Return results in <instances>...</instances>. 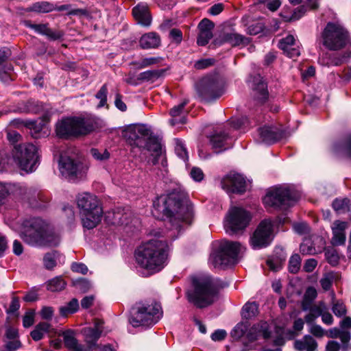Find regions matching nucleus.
Masks as SVG:
<instances>
[{
	"label": "nucleus",
	"mask_w": 351,
	"mask_h": 351,
	"mask_svg": "<svg viewBox=\"0 0 351 351\" xmlns=\"http://www.w3.org/2000/svg\"><path fill=\"white\" fill-rule=\"evenodd\" d=\"M191 285L186 291L187 299L198 308L210 306L218 298L219 290L210 276H193Z\"/></svg>",
	"instance_id": "obj_5"
},
{
	"label": "nucleus",
	"mask_w": 351,
	"mask_h": 351,
	"mask_svg": "<svg viewBox=\"0 0 351 351\" xmlns=\"http://www.w3.org/2000/svg\"><path fill=\"white\" fill-rule=\"evenodd\" d=\"M223 189L230 193H243L246 190V182L239 173L228 174L221 181Z\"/></svg>",
	"instance_id": "obj_16"
},
{
	"label": "nucleus",
	"mask_w": 351,
	"mask_h": 351,
	"mask_svg": "<svg viewBox=\"0 0 351 351\" xmlns=\"http://www.w3.org/2000/svg\"><path fill=\"white\" fill-rule=\"evenodd\" d=\"M230 125L234 129H239L248 124V118L246 116L232 118L229 120Z\"/></svg>",
	"instance_id": "obj_51"
},
{
	"label": "nucleus",
	"mask_w": 351,
	"mask_h": 351,
	"mask_svg": "<svg viewBox=\"0 0 351 351\" xmlns=\"http://www.w3.org/2000/svg\"><path fill=\"white\" fill-rule=\"evenodd\" d=\"M326 259L332 266H336L339 264V256L337 250L333 247H327L324 249Z\"/></svg>",
	"instance_id": "obj_45"
},
{
	"label": "nucleus",
	"mask_w": 351,
	"mask_h": 351,
	"mask_svg": "<svg viewBox=\"0 0 351 351\" xmlns=\"http://www.w3.org/2000/svg\"><path fill=\"white\" fill-rule=\"evenodd\" d=\"M34 311H31L25 313L23 318V325L25 328H29L34 324Z\"/></svg>",
	"instance_id": "obj_64"
},
{
	"label": "nucleus",
	"mask_w": 351,
	"mask_h": 351,
	"mask_svg": "<svg viewBox=\"0 0 351 351\" xmlns=\"http://www.w3.org/2000/svg\"><path fill=\"white\" fill-rule=\"evenodd\" d=\"M23 24L25 27L34 30L38 34L45 36L50 40H59L64 36L61 31L51 29L48 23L36 24L29 20H25L23 22Z\"/></svg>",
	"instance_id": "obj_18"
},
{
	"label": "nucleus",
	"mask_w": 351,
	"mask_h": 351,
	"mask_svg": "<svg viewBox=\"0 0 351 351\" xmlns=\"http://www.w3.org/2000/svg\"><path fill=\"white\" fill-rule=\"evenodd\" d=\"M79 310V302L77 299L73 298L71 301L59 308L60 315L62 317H67L73 314Z\"/></svg>",
	"instance_id": "obj_37"
},
{
	"label": "nucleus",
	"mask_w": 351,
	"mask_h": 351,
	"mask_svg": "<svg viewBox=\"0 0 351 351\" xmlns=\"http://www.w3.org/2000/svg\"><path fill=\"white\" fill-rule=\"evenodd\" d=\"M326 310V306L324 302H320L319 305H313L309 311L311 315H314L315 317H318L322 315L323 311Z\"/></svg>",
	"instance_id": "obj_63"
},
{
	"label": "nucleus",
	"mask_w": 351,
	"mask_h": 351,
	"mask_svg": "<svg viewBox=\"0 0 351 351\" xmlns=\"http://www.w3.org/2000/svg\"><path fill=\"white\" fill-rule=\"evenodd\" d=\"M132 14L138 23L144 26H149L151 24L152 18L146 4L138 3L133 8Z\"/></svg>",
	"instance_id": "obj_26"
},
{
	"label": "nucleus",
	"mask_w": 351,
	"mask_h": 351,
	"mask_svg": "<svg viewBox=\"0 0 351 351\" xmlns=\"http://www.w3.org/2000/svg\"><path fill=\"white\" fill-rule=\"evenodd\" d=\"M334 149L336 152L342 153L351 159V134L347 136L341 143L335 144Z\"/></svg>",
	"instance_id": "obj_38"
},
{
	"label": "nucleus",
	"mask_w": 351,
	"mask_h": 351,
	"mask_svg": "<svg viewBox=\"0 0 351 351\" xmlns=\"http://www.w3.org/2000/svg\"><path fill=\"white\" fill-rule=\"evenodd\" d=\"M334 226L332 228V238L331 243L332 245H344L346 242V234L344 230L347 227V223L336 220L333 223Z\"/></svg>",
	"instance_id": "obj_23"
},
{
	"label": "nucleus",
	"mask_w": 351,
	"mask_h": 351,
	"mask_svg": "<svg viewBox=\"0 0 351 351\" xmlns=\"http://www.w3.org/2000/svg\"><path fill=\"white\" fill-rule=\"evenodd\" d=\"M59 168L62 176L71 181L82 178L85 173V167L82 162L62 155L59 159Z\"/></svg>",
	"instance_id": "obj_15"
},
{
	"label": "nucleus",
	"mask_w": 351,
	"mask_h": 351,
	"mask_svg": "<svg viewBox=\"0 0 351 351\" xmlns=\"http://www.w3.org/2000/svg\"><path fill=\"white\" fill-rule=\"evenodd\" d=\"M301 266V258L298 254H293L289 261V271L297 274Z\"/></svg>",
	"instance_id": "obj_48"
},
{
	"label": "nucleus",
	"mask_w": 351,
	"mask_h": 351,
	"mask_svg": "<svg viewBox=\"0 0 351 351\" xmlns=\"http://www.w3.org/2000/svg\"><path fill=\"white\" fill-rule=\"evenodd\" d=\"M90 154L95 159L100 161L106 160L110 158V153L107 149L100 151L98 149L92 148Z\"/></svg>",
	"instance_id": "obj_52"
},
{
	"label": "nucleus",
	"mask_w": 351,
	"mask_h": 351,
	"mask_svg": "<svg viewBox=\"0 0 351 351\" xmlns=\"http://www.w3.org/2000/svg\"><path fill=\"white\" fill-rule=\"evenodd\" d=\"M162 58L161 57H149L143 58L141 61L132 62V64L137 69H141L152 65L158 64Z\"/></svg>",
	"instance_id": "obj_43"
},
{
	"label": "nucleus",
	"mask_w": 351,
	"mask_h": 351,
	"mask_svg": "<svg viewBox=\"0 0 351 351\" xmlns=\"http://www.w3.org/2000/svg\"><path fill=\"white\" fill-rule=\"evenodd\" d=\"M165 69L149 70L139 74L138 79L143 82L153 83L163 76Z\"/></svg>",
	"instance_id": "obj_31"
},
{
	"label": "nucleus",
	"mask_w": 351,
	"mask_h": 351,
	"mask_svg": "<svg viewBox=\"0 0 351 351\" xmlns=\"http://www.w3.org/2000/svg\"><path fill=\"white\" fill-rule=\"evenodd\" d=\"M169 38L173 43L180 44L182 40V32L180 29L173 28L169 32Z\"/></svg>",
	"instance_id": "obj_59"
},
{
	"label": "nucleus",
	"mask_w": 351,
	"mask_h": 351,
	"mask_svg": "<svg viewBox=\"0 0 351 351\" xmlns=\"http://www.w3.org/2000/svg\"><path fill=\"white\" fill-rule=\"evenodd\" d=\"M306 351H315L317 348V341L309 335L304 337Z\"/></svg>",
	"instance_id": "obj_61"
},
{
	"label": "nucleus",
	"mask_w": 351,
	"mask_h": 351,
	"mask_svg": "<svg viewBox=\"0 0 351 351\" xmlns=\"http://www.w3.org/2000/svg\"><path fill=\"white\" fill-rule=\"evenodd\" d=\"M27 199L29 206L34 208H43L49 201V198L42 191L34 189L27 193Z\"/></svg>",
	"instance_id": "obj_24"
},
{
	"label": "nucleus",
	"mask_w": 351,
	"mask_h": 351,
	"mask_svg": "<svg viewBox=\"0 0 351 351\" xmlns=\"http://www.w3.org/2000/svg\"><path fill=\"white\" fill-rule=\"evenodd\" d=\"M66 282L62 276H56L47 282V289L56 292L60 291L65 289Z\"/></svg>",
	"instance_id": "obj_41"
},
{
	"label": "nucleus",
	"mask_w": 351,
	"mask_h": 351,
	"mask_svg": "<svg viewBox=\"0 0 351 351\" xmlns=\"http://www.w3.org/2000/svg\"><path fill=\"white\" fill-rule=\"evenodd\" d=\"M49 121V117L45 115L42 117H39L36 120L16 119L13 120V123L17 127L24 125L31 130V135L34 138H39L42 136L41 132L43 129Z\"/></svg>",
	"instance_id": "obj_17"
},
{
	"label": "nucleus",
	"mask_w": 351,
	"mask_h": 351,
	"mask_svg": "<svg viewBox=\"0 0 351 351\" xmlns=\"http://www.w3.org/2000/svg\"><path fill=\"white\" fill-rule=\"evenodd\" d=\"M73 285L78 291L82 293L88 292L92 287L90 282L88 279L84 278H80L75 280H73Z\"/></svg>",
	"instance_id": "obj_47"
},
{
	"label": "nucleus",
	"mask_w": 351,
	"mask_h": 351,
	"mask_svg": "<svg viewBox=\"0 0 351 351\" xmlns=\"http://www.w3.org/2000/svg\"><path fill=\"white\" fill-rule=\"evenodd\" d=\"M65 346L73 351H83L82 346L78 343L77 339L73 336V332L68 330L63 332Z\"/></svg>",
	"instance_id": "obj_30"
},
{
	"label": "nucleus",
	"mask_w": 351,
	"mask_h": 351,
	"mask_svg": "<svg viewBox=\"0 0 351 351\" xmlns=\"http://www.w3.org/2000/svg\"><path fill=\"white\" fill-rule=\"evenodd\" d=\"M258 313V305L256 302H247L242 308L241 316L243 319H251Z\"/></svg>",
	"instance_id": "obj_35"
},
{
	"label": "nucleus",
	"mask_w": 351,
	"mask_h": 351,
	"mask_svg": "<svg viewBox=\"0 0 351 351\" xmlns=\"http://www.w3.org/2000/svg\"><path fill=\"white\" fill-rule=\"evenodd\" d=\"M300 197L297 191L288 187L278 186L268 191L263 200L270 207L284 208L293 206Z\"/></svg>",
	"instance_id": "obj_12"
},
{
	"label": "nucleus",
	"mask_w": 351,
	"mask_h": 351,
	"mask_svg": "<svg viewBox=\"0 0 351 351\" xmlns=\"http://www.w3.org/2000/svg\"><path fill=\"white\" fill-rule=\"evenodd\" d=\"M306 12V8L304 5H301L295 8L292 14H289L285 12L280 14L281 17L287 22L295 21L300 19Z\"/></svg>",
	"instance_id": "obj_40"
},
{
	"label": "nucleus",
	"mask_w": 351,
	"mask_h": 351,
	"mask_svg": "<svg viewBox=\"0 0 351 351\" xmlns=\"http://www.w3.org/2000/svg\"><path fill=\"white\" fill-rule=\"evenodd\" d=\"M12 158L22 170L32 172L38 163V148L32 143L15 145L12 150Z\"/></svg>",
	"instance_id": "obj_11"
},
{
	"label": "nucleus",
	"mask_w": 351,
	"mask_h": 351,
	"mask_svg": "<svg viewBox=\"0 0 351 351\" xmlns=\"http://www.w3.org/2000/svg\"><path fill=\"white\" fill-rule=\"evenodd\" d=\"M258 329V324H254L249 330L247 329L246 337L250 341L253 342L258 339L260 335Z\"/></svg>",
	"instance_id": "obj_57"
},
{
	"label": "nucleus",
	"mask_w": 351,
	"mask_h": 351,
	"mask_svg": "<svg viewBox=\"0 0 351 351\" xmlns=\"http://www.w3.org/2000/svg\"><path fill=\"white\" fill-rule=\"evenodd\" d=\"M241 244L237 241H225L221 242L210 255L215 267L224 269L237 263L240 252Z\"/></svg>",
	"instance_id": "obj_10"
},
{
	"label": "nucleus",
	"mask_w": 351,
	"mask_h": 351,
	"mask_svg": "<svg viewBox=\"0 0 351 351\" xmlns=\"http://www.w3.org/2000/svg\"><path fill=\"white\" fill-rule=\"evenodd\" d=\"M215 63V60L213 58L201 59L197 61L194 66L196 69H206Z\"/></svg>",
	"instance_id": "obj_60"
},
{
	"label": "nucleus",
	"mask_w": 351,
	"mask_h": 351,
	"mask_svg": "<svg viewBox=\"0 0 351 351\" xmlns=\"http://www.w3.org/2000/svg\"><path fill=\"white\" fill-rule=\"evenodd\" d=\"M122 135L131 146L154 154L153 165L158 163L162 154L161 141L145 125H130L123 130Z\"/></svg>",
	"instance_id": "obj_2"
},
{
	"label": "nucleus",
	"mask_w": 351,
	"mask_h": 351,
	"mask_svg": "<svg viewBox=\"0 0 351 351\" xmlns=\"http://www.w3.org/2000/svg\"><path fill=\"white\" fill-rule=\"evenodd\" d=\"M295 38L292 35H288L285 38L280 40L278 47L282 50H287V48L294 46Z\"/></svg>",
	"instance_id": "obj_54"
},
{
	"label": "nucleus",
	"mask_w": 351,
	"mask_h": 351,
	"mask_svg": "<svg viewBox=\"0 0 351 351\" xmlns=\"http://www.w3.org/2000/svg\"><path fill=\"white\" fill-rule=\"evenodd\" d=\"M27 10L39 14L49 13L54 11V4L47 1H38L32 4Z\"/></svg>",
	"instance_id": "obj_29"
},
{
	"label": "nucleus",
	"mask_w": 351,
	"mask_h": 351,
	"mask_svg": "<svg viewBox=\"0 0 351 351\" xmlns=\"http://www.w3.org/2000/svg\"><path fill=\"white\" fill-rule=\"evenodd\" d=\"M154 211L170 218L171 229L180 232V222L190 225L194 218L193 206L188 194L180 189H173L167 195H160L153 202Z\"/></svg>",
	"instance_id": "obj_1"
},
{
	"label": "nucleus",
	"mask_w": 351,
	"mask_h": 351,
	"mask_svg": "<svg viewBox=\"0 0 351 351\" xmlns=\"http://www.w3.org/2000/svg\"><path fill=\"white\" fill-rule=\"evenodd\" d=\"M102 330L99 328H92V327L84 328L82 334L87 344V349L85 351H93L98 347L97 341L101 335Z\"/></svg>",
	"instance_id": "obj_22"
},
{
	"label": "nucleus",
	"mask_w": 351,
	"mask_h": 351,
	"mask_svg": "<svg viewBox=\"0 0 351 351\" xmlns=\"http://www.w3.org/2000/svg\"><path fill=\"white\" fill-rule=\"evenodd\" d=\"M97 128L94 117H67L58 121L56 133L59 138L70 140L89 134Z\"/></svg>",
	"instance_id": "obj_6"
},
{
	"label": "nucleus",
	"mask_w": 351,
	"mask_h": 351,
	"mask_svg": "<svg viewBox=\"0 0 351 351\" xmlns=\"http://www.w3.org/2000/svg\"><path fill=\"white\" fill-rule=\"evenodd\" d=\"M200 84L202 88H219L223 85V79L217 73H212L203 77Z\"/></svg>",
	"instance_id": "obj_28"
},
{
	"label": "nucleus",
	"mask_w": 351,
	"mask_h": 351,
	"mask_svg": "<svg viewBox=\"0 0 351 351\" xmlns=\"http://www.w3.org/2000/svg\"><path fill=\"white\" fill-rule=\"evenodd\" d=\"M42 109V106L38 101L29 99L26 102L19 104L18 110L24 113H38Z\"/></svg>",
	"instance_id": "obj_33"
},
{
	"label": "nucleus",
	"mask_w": 351,
	"mask_h": 351,
	"mask_svg": "<svg viewBox=\"0 0 351 351\" xmlns=\"http://www.w3.org/2000/svg\"><path fill=\"white\" fill-rule=\"evenodd\" d=\"M226 89H195L196 97L202 103L209 104L215 101L224 93Z\"/></svg>",
	"instance_id": "obj_21"
},
{
	"label": "nucleus",
	"mask_w": 351,
	"mask_h": 351,
	"mask_svg": "<svg viewBox=\"0 0 351 351\" xmlns=\"http://www.w3.org/2000/svg\"><path fill=\"white\" fill-rule=\"evenodd\" d=\"M175 150L177 155L183 160L186 161L188 160V152L184 145L180 141H177Z\"/></svg>",
	"instance_id": "obj_56"
},
{
	"label": "nucleus",
	"mask_w": 351,
	"mask_h": 351,
	"mask_svg": "<svg viewBox=\"0 0 351 351\" xmlns=\"http://www.w3.org/2000/svg\"><path fill=\"white\" fill-rule=\"evenodd\" d=\"M160 44V36L154 32L143 34L139 40V45L143 49H156Z\"/></svg>",
	"instance_id": "obj_25"
},
{
	"label": "nucleus",
	"mask_w": 351,
	"mask_h": 351,
	"mask_svg": "<svg viewBox=\"0 0 351 351\" xmlns=\"http://www.w3.org/2000/svg\"><path fill=\"white\" fill-rule=\"evenodd\" d=\"M258 130L262 141L267 144H273L285 136L283 130L273 125H264L259 128Z\"/></svg>",
	"instance_id": "obj_19"
},
{
	"label": "nucleus",
	"mask_w": 351,
	"mask_h": 351,
	"mask_svg": "<svg viewBox=\"0 0 351 351\" xmlns=\"http://www.w3.org/2000/svg\"><path fill=\"white\" fill-rule=\"evenodd\" d=\"M251 96L256 105H263L270 101L272 95H270L268 89H252Z\"/></svg>",
	"instance_id": "obj_32"
},
{
	"label": "nucleus",
	"mask_w": 351,
	"mask_h": 351,
	"mask_svg": "<svg viewBox=\"0 0 351 351\" xmlns=\"http://www.w3.org/2000/svg\"><path fill=\"white\" fill-rule=\"evenodd\" d=\"M59 253L56 250H53L50 252H47L43 257V263L45 267L48 270H51L56 265V258H58Z\"/></svg>",
	"instance_id": "obj_44"
},
{
	"label": "nucleus",
	"mask_w": 351,
	"mask_h": 351,
	"mask_svg": "<svg viewBox=\"0 0 351 351\" xmlns=\"http://www.w3.org/2000/svg\"><path fill=\"white\" fill-rule=\"evenodd\" d=\"M215 27L214 23H213L210 20L208 19H202L199 25L198 28L199 31H211Z\"/></svg>",
	"instance_id": "obj_62"
},
{
	"label": "nucleus",
	"mask_w": 351,
	"mask_h": 351,
	"mask_svg": "<svg viewBox=\"0 0 351 351\" xmlns=\"http://www.w3.org/2000/svg\"><path fill=\"white\" fill-rule=\"evenodd\" d=\"M324 47L330 51L346 49L351 47V38L348 31L341 24L328 22L321 34Z\"/></svg>",
	"instance_id": "obj_9"
},
{
	"label": "nucleus",
	"mask_w": 351,
	"mask_h": 351,
	"mask_svg": "<svg viewBox=\"0 0 351 351\" xmlns=\"http://www.w3.org/2000/svg\"><path fill=\"white\" fill-rule=\"evenodd\" d=\"M273 232V223L270 219L261 221L250 239V243L254 250H258L268 246L271 241V235Z\"/></svg>",
	"instance_id": "obj_14"
},
{
	"label": "nucleus",
	"mask_w": 351,
	"mask_h": 351,
	"mask_svg": "<svg viewBox=\"0 0 351 351\" xmlns=\"http://www.w3.org/2000/svg\"><path fill=\"white\" fill-rule=\"evenodd\" d=\"M77 205L82 215L83 227L91 230L101 221L103 210L99 200L89 193L80 194L77 197Z\"/></svg>",
	"instance_id": "obj_7"
},
{
	"label": "nucleus",
	"mask_w": 351,
	"mask_h": 351,
	"mask_svg": "<svg viewBox=\"0 0 351 351\" xmlns=\"http://www.w3.org/2000/svg\"><path fill=\"white\" fill-rule=\"evenodd\" d=\"M50 327L51 325L47 322H40L38 324L30 333L33 340L38 341L42 339L44 334L49 331Z\"/></svg>",
	"instance_id": "obj_39"
},
{
	"label": "nucleus",
	"mask_w": 351,
	"mask_h": 351,
	"mask_svg": "<svg viewBox=\"0 0 351 351\" xmlns=\"http://www.w3.org/2000/svg\"><path fill=\"white\" fill-rule=\"evenodd\" d=\"M245 39V36L237 33H224L219 38H216L214 43L218 46H221L224 43H229L232 46L235 47L243 43Z\"/></svg>",
	"instance_id": "obj_27"
},
{
	"label": "nucleus",
	"mask_w": 351,
	"mask_h": 351,
	"mask_svg": "<svg viewBox=\"0 0 351 351\" xmlns=\"http://www.w3.org/2000/svg\"><path fill=\"white\" fill-rule=\"evenodd\" d=\"M258 328H259L260 335L265 339L271 337V331L269 330V324L266 322H261L258 323Z\"/></svg>",
	"instance_id": "obj_55"
},
{
	"label": "nucleus",
	"mask_w": 351,
	"mask_h": 351,
	"mask_svg": "<svg viewBox=\"0 0 351 351\" xmlns=\"http://www.w3.org/2000/svg\"><path fill=\"white\" fill-rule=\"evenodd\" d=\"M349 202L350 200L348 198H336L333 200L332 206L335 211L341 213V211L344 210L346 207H348Z\"/></svg>",
	"instance_id": "obj_49"
},
{
	"label": "nucleus",
	"mask_w": 351,
	"mask_h": 351,
	"mask_svg": "<svg viewBox=\"0 0 351 351\" xmlns=\"http://www.w3.org/2000/svg\"><path fill=\"white\" fill-rule=\"evenodd\" d=\"M287 258V253L280 247H276L274 254L267 258L266 263L271 271H277L280 269Z\"/></svg>",
	"instance_id": "obj_20"
},
{
	"label": "nucleus",
	"mask_w": 351,
	"mask_h": 351,
	"mask_svg": "<svg viewBox=\"0 0 351 351\" xmlns=\"http://www.w3.org/2000/svg\"><path fill=\"white\" fill-rule=\"evenodd\" d=\"M251 220L250 213L241 207H232L228 212L225 223L226 232L234 235L244 230Z\"/></svg>",
	"instance_id": "obj_13"
},
{
	"label": "nucleus",
	"mask_w": 351,
	"mask_h": 351,
	"mask_svg": "<svg viewBox=\"0 0 351 351\" xmlns=\"http://www.w3.org/2000/svg\"><path fill=\"white\" fill-rule=\"evenodd\" d=\"M229 136L225 132H215L209 137L210 143L213 149L221 148L225 145V141Z\"/></svg>",
	"instance_id": "obj_34"
},
{
	"label": "nucleus",
	"mask_w": 351,
	"mask_h": 351,
	"mask_svg": "<svg viewBox=\"0 0 351 351\" xmlns=\"http://www.w3.org/2000/svg\"><path fill=\"white\" fill-rule=\"evenodd\" d=\"M248 326L247 323L241 322L237 324L230 332L231 337L234 339L239 340L246 333Z\"/></svg>",
	"instance_id": "obj_46"
},
{
	"label": "nucleus",
	"mask_w": 351,
	"mask_h": 351,
	"mask_svg": "<svg viewBox=\"0 0 351 351\" xmlns=\"http://www.w3.org/2000/svg\"><path fill=\"white\" fill-rule=\"evenodd\" d=\"M20 234L23 241L32 246H58L60 239L48 223L40 217H34L23 223Z\"/></svg>",
	"instance_id": "obj_3"
},
{
	"label": "nucleus",
	"mask_w": 351,
	"mask_h": 351,
	"mask_svg": "<svg viewBox=\"0 0 351 351\" xmlns=\"http://www.w3.org/2000/svg\"><path fill=\"white\" fill-rule=\"evenodd\" d=\"M351 58V47L347 48L341 53H332V65L338 66L348 62Z\"/></svg>",
	"instance_id": "obj_36"
},
{
	"label": "nucleus",
	"mask_w": 351,
	"mask_h": 351,
	"mask_svg": "<svg viewBox=\"0 0 351 351\" xmlns=\"http://www.w3.org/2000/svg\"><path fill=\"white\" fill-rule=\"evenodd\" d=\"M167 249L166 240L151 239L136 250V263L142 268L158 271L163 267L167 258Z\"/></svg>",
	"instance_id": "obj_4"
},
{
	"label": "nucleus",
	"mask_w": 351,
	"mask_h": 351,
	"mask_svg": "<svg viewBox=\"0 0 351 351\" xmlns=\"http://www.w3.org/2000/svg\"><path fill=\"white\" fill-rule=\"evenodd\" d=\"M213 37L211 31H199L197 43L199 46H205Z\"/></svg>",
	"instance_id": "obj_50"
},
{
	"label": "nucleus",
	"mask_w": 351,
	"mask_h": 351,
	"mask_svg": "<svg viewBox=\"0 0 351 351\" xmlns=\"http://www.w3.org/2000/svg\"><path fill=\"white\" fill-rule=\"evenodd\" d=\"M300 251L304 255H310L315 253V248L310 241H306L300 244Z\"/></svg>",
	"instance_id": "obj_53"
},
{
	"label": "nucleus",
	"mask_w": 351,
	"mask_h": 351,
	"mask_svg": "<svg viewBox=\"0 0 351 351\" xmlns=\"http://www.w3.org/2000/svg\"><path fill=\"white\" fill-rule=\"evenodd\" d=\"M161 306L156 301L136 302L130 309L129 322L133 327L151 326L160 319Z\"/></svg>",
	"instance_id": "obj_8"
},
{
	"label": "nucleus",
	"mask_w": 351,
	"mask_h": 351,
	"mask_svg": "<svg viewBox=\"0 0 351 351\" xmlns=\"http://www.w3.org/2000/svg\"><path fill=\"white\" fill-rule=\"evenodd\" d=\"M335 294L332 292V313L338 317H341L345 316L347 313V308L343 301L337 300L335 301Z\"/></svg>",
	"instance_id": "obj_42"
},
{
	"label": "nucleus",
	"mask_w": 351,
	"mask_h": 351,
	"mask_svg": "<svg viewBox=\"0 0 351 351\" xmlns=\"http://www.w3.org/2000/svg\"><path fill=\"white\" fill-rule=\"evenodd\" d=\"M189 99L187 98L184 99V100L178 106H174L170 110V114L173 117H176L179 116L183 111L185 106L189 103Z\"/></svg>",
	"instance_id": "obj_58"
}]
</instances>
